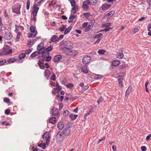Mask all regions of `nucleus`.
<instances>
[{
  "instance_id": "nucleus-1",
  "label": "nucleus",
  "mask_w": 151,
  "mask_h": 151,
  "mask_svg": "<svg viewBox=\"0 0 151 151\" xmlns=\"http://www.w3.org/2000/svg\"><path fill=\"white\" fill-rule=\"evenodd\" d=\"M12 50L11 48L9 45H6L5 46L3 49L2 51L0 52L1 55H7L10 54L12 53Z\"/></svg>"
},
{
  "instance_id": "nucleus-2",
  "label": "nucleus",
  "mask_w": 151,
  "mask_h": 151,
  "mask_svg": "<svg viewBox=\"0 0 151 151\" xmlns=\"http://www.w3.org/2000/svg\"><path fill=\"white\" fill-rule=\"evenodd\" d=\"M50 137L49 134L48 132H45L43 135V139L46 140V143H47V145H48L49 144Z\"/></svg>"
},
{
  "instance_id": "nucleus-3",
  "label": "nucleus",
  "mask_w": 151,
  "mask_h": 151,
  "mask_svg": "<svg viewBox=\"0 0 151 151\" xmlns=\"http://www.w3.org/2000/svg\"><path fill=\"white\" fill-rule=\"evenodd\" d=\"M91 58L90 56L86 55L83 57L82 60V62L84 64H86L89 63L91 61Z\"/></svg>"
},
{
  "instance_id": "nucleus-4",
  "label": "nucleus",
  "mask_w": 151,
  "mask_h": 151,
  "mask_svg": "<svg viewBox=\"0 0 151 151\" xmlns=\"http://www.w3.org/2000/svg\"><path fill=\"white\" fill-rule=\"evenodd\" d=\"M111 4H108L107 3L103 4L101 7L102 10L103 11H105L109 9L111 6Z\"/></svg>"
},
{
  "instance_id": "nucleus-5",
  "label": "nucleus",
  "mask_w": 151,
  "mask_h": 151,
  "mask_svg": "<svg viewBox=\"0 0 151 151\" xmlns=\"http://www.w3.org/2000/svg\"><path fill=\"white\" fill-rule=\"evenodd\" d=\"M91 2H90L89 0H86L84 1L83 2V5L82 6V8L84 9H88V5L90 4Z\"/></svg>"
},
{
  "instance_id": "nucleus-6",
  "label": "nucleus",
  "mask_w": 151,
  "mask_h": 151,
  "mask_svg": "<svg viewBox=\"0 0 151 151\" xmlns=\"http://www.w3.org/2000/svg\"><path fill=\"white\" fill-rule=\"evenodd\" d=\"M62 58V56L60 55L55 56L53 58V61L55 63H57L60 61Z\"/></svg>"
},
{
  "instance_id": "nucleus-7",
  "label": "nucleus",
  "mask_w": 151,
  "mask_h": 151,
  "mask_svg": "<svg viewBox=\"0 0 151 151\" xmlns=\"http://www.w3.org/2000/svg\"><path fill=\"white\" fill-rule=\"evenodd\" d=\"M58 110V108L54 107L51 110V113L53 115H59Z\"/></svg>"
},
{
  "instance_id": "nucleus-8",
  "label": "nucleus",
  "mask_w": 151,
  "mask_h": 151,
  "mask_svg": "<svg viewBox=\"0 0 151 151\" xmlns=\"http://www.w3.org/2000/svg\"><path fill=\"white\" fill-rule=\"evenodd\" d=\"M70 129L68 128H65L63 131V134L65 136L68 135L70 134Z\"/></svg>"
},
{
  "instance_id": "nucleus-9",
  "label": "nucleus",
  "mask_w": 151,
  "mask_h": 151,
  "mask_svg": "<svg viewBox=\"0 0 151 151\" xmlns=\"http://www.w3.org/2000/svg\"><path fill=\"white\" fill-rule=\"evenodd\" d=\"M12 35L7 32H6L4 34V37L7 40H10L12 37Z\"/></svg>"
},
{
  "instance_id": "nucleus-10",
  "label": "nucleus",
  "mask_w": 151,
  "mask_h": 151,
  "mask_svg": "<svg viewBox=\"0 0 151 151\" xmlns=\"http://www.w3.org/2000/svg\"><path fill=\"white\" fill-rule=\"evenodd\" d=\"M58 36L56 35H54L51 37L50 40L51 42H55L58 41Z\"/></svg>"
},
{
  "instance_id": "nucleus-11",
  "label": "nucleus",
  "mask_w": 151,
  "mask_h": 151,
  "mask_svg": "<svg viewBox=\"0 0 151 151\" xmlns=\"http://www.w3.org/2000/svg\"><path fill=\"white\" fill-rule=\"evenodd\" d=\"M65 51V53L67 55H71L73 54V52L72 50L70 48H66L64 50Z\"/></svg>"
},
{
  "instance_id": "nucleus-12",
  "label": "nucleus",
  "mask_w": 151,
  "mask_h": 151,
  "mask_svg": "<svg viewBox=\"0 0 151 151\" xmlns=\"http://www.w3.org/2000/svg\"><path fill=\"white\" fill-rule=\"evenodd\" d=\"M38 64L40 69H44L45 68V63L41 61L40 60H39L38 61Z\"/></svg>"
},
{
  "instance_id": "nucleus-13",
  "label": "nucleus",
  "mask_w": 151,
  "mask_h": 151,
  "mask_svg": "<svg viewBox=\"0 0 151 151\" xmlns=\"http://www.w3.org/2000/svg\"><path fill=\"white\" fill-rule=\"evenodd\" d=\"M20 8L21 7L19 6L17 8L13 9L12 11L14 13H15L17 14H20Z\"/></svg>"
},
{
  "instance_id": "nucleus-14",
  "label": "nucleus",
  "mask_w": 151,
  "mask_h": 151,
  "mask_svg": "<svg viewBox=\"0 0 151 151\" xmlns=\"http://www.w3.org/2000/svg\"><path fill=\"white\" fill-rule=\"evenodd\" d=\"M46 47H42L41 48H40L39 49V50H38V52H39V54H42L45 53L46 50Z\"/></svg>"
},
{
  "instance_id": "nucleus-15",
  "label": "nucleus",
  "mask_w": 151,
  "mask_h": 151,
  "mask_svg": "<svg viewBox=\"0 0 151 151\" xmlns=\"http://www.w3.org/2000/svg\"><path fill=\"white\" fill-rule=\"evenodd\" d=\"M115 13L114 11H111L107 14L105 15L103 18H108V17H112Z\"/></svg>"
},
{
  "instance_id": "nucleus-16",
  "label": "nucleus",
  "mask_w": 151,
  "mask_h": 151,
  "mask_svg": "<svg viewBox=\"0 0 151 151\" xmlns=\"http://www.w3.org/2000/svg\"><path fill=\"white\" fill-rule=\"evenodd\" d=\"M81 70L82 72L87 73L88 72L87 70V66L86 65H84L81 68Z\"/></svg>"
},
{
  "instance_id": "nucleus-17",
  "label": "nucleus",
  "mask_w": 151,
  "mask_h": 151,
  "mask_svg": "<svg viewBox=\"0 0 151 151\" xmlns=\"http://www.w3.org/2000/svg\"><path fill=\"white\" fill-rule=\"evenodd\" d=\"M57 126L59 129H62L64 127V123L61 122H59Z\"/></svg>"
},
{
  "instance_id": "nucleus-18",
  "label": "nucleus",
  "mask_w": 151,
  "mask_h": 151,
  "mask_svg": "<svg viewBox=\"0 0 151 151\" xmlns=\"http://www.w3.org/2000/svg\"><path fill=\"white\" fill-rule=\"evenodd\" d=\"M71 96V95L70 94H67L66 95V96L65 99L64 100H66L67 101H68V100L74 101V99L73 97L70 98V97Z\"/></svg>"
},
{
  "instance_id": "nucleus-19",
  "label": "nucleus",
  "mask_w": 151,
  "mask_h": 151,
  "mask_svg": "<svg viewBox=\"0 0 151 151\" xmlns=\"http://www.w3.org/2000/svg\"><path fill=\"white\" fill-rule=\"evenodd\" d=\"M78 115L73 114H71L69 115V117L72 120H75L78 117Z\"/></svg>"
},
{
  "instance_id": "nucleus-20",
  "label": "nucleus",
  "mask_w": 151,
  "mask_h": 151,
  "mask_svg": "<svg viewBox=\"0 0 151 151\" xmlns=\"http://www.w3.org/2000/svg\"><path fill=\"white\" fill-rule=\"evenodd\" d=\"M120 62L119 60H114L112 61L113 65L115 67L117 66L120 64Z\"/></svg>"
},
{
  "instance_id": "nucleus-21",
  "label": "nucleus",
  "mask_w": 151,
  "mask_h": 151,
  "mask_svg": "<svg viewBox=\"0 0 151 151\" xmlns=\"http://www.w3.org/2000/svg\"><path fill=\"white\" fill-rule=\"evenodd\" d=\"M49 121L50 123L54 124L56 122V118L55 117H52L49 119Z\"/></svg>"
},
{
  "instance_id": "nucleus-22",
  "label": "nucleus",
  "mask_w": 151,
  "mask_h": 151,
  "mask_svg": "<svg viewBox=\"0 0 151 151\" xmlns=\"http://www.w3.org/2000/svg\"><path fill=\"white\" fill-rule=\"evenodd\" d=\"M44 76L47 77H49L50 75V72L48 69H46L44 72Z\"/></svg>"
},
{
  "instance_id": "nucleus-23",
  "label": "nucleus",
  "mask_w": 151,
  "mask_h": 151,
  "mask_svg": "<svg viewBox=\"0 0 151 151\" xmlns=\"http://www.w3.org/2000/svg\"><path fill=\"white\" fill-rule=\"evenodd\" d=\"M78 8L77 5H76L75 6H73L71 10V12L73 13H76V12L78 11Z\"/></svg>"
},
{
  "instance_id": "nucleus-24",
  "label": "nucleus",
  "mask_w": 151,
  "mask_h": 151,
  "mask_svg": "<svg viewBox=\"0 0 151 151\" xmlns=\"http://www.w3.org/2000/svg\"><path fill=\"white\" fill-rule=\"evenodd\" d=\"M72 27L70 26L68 27L65 30L64 33V34L65 35H66L67 33H68L70 32L71 29L72 28Z\"/></svg>"
},
{
  "instance_id": "nucleus-25",
  "label": "nucleus",
  "mask_w": 151,
  "mask_h": 151,
  "mask_svg": "<svg viewBox=\"0 0 151 151\" xmlns=\"http://www.w3.org/2000/svg\"><path fill=\"white\" fill-rule=\"evenodd\" d=\"M102 34L101 33H100L96 35L93 37L94 39H101V37L102 36Z\"/></svg>"
},
{
  "instance_id": "nucleus-26",
  "label": "nucleus",
  "mask_w": 151,
  "mask_h": 151,
  "mask_svg": "<svg viewBox=\"0 0 151 151\" xmlns=\"http://www.w3.org/2000/svg\"><path fill=\"white\" fill-rule=\"evenodd\" d=\"M132 89V87H131L129 86L125 94L126 96H128L130 92L131 91Z\"/></svg>"
},
{
  "instance_id": "nucleus-27",
  "label": "nucleus",
  "mask_w": 151,
  "mask_h": 151,
  "mask_svg": "<svg viewBox=\"0 0 151 151\" xmlns=\"http://www.w3.org/2000/svg\"><path fill=\"white\" fill-rule=\"evenodd\" d=\"M37 33V31H36L35 33H34V34H33L32 33H29V35H28V37L29 38H30L31 37H32V38H34L35 37V36H36Z\"/></svg>"
},
{
  "instance_id": "nucleus-28",
  "label": "nucleus",
  "mask_w": 151,
  "mask_h": 151,
  "mask_svg": "<svg viewBox=\"0 0 151 151\" xmlns=\"http://www.w3.org/2000/svg\"><path fill=\"white\" fill-rule=\"evenodd\" d=\"M62 133L61 132H59L57 134L56 138L58 139H60L62 138Z\"/></svg>"
},
{
  "instance_id": "nucleus-29",
  "label": "nucleus",
  "mask_w": 151,
  "mask_h": 151,
  "mask_svg": "<svg viewBox=\"0 0 151 151\" xmlns=\"http://www.w3.org/2000/svg\"><path fill=\"white\" fill-rule=\"evenodd\" d=\"M89 88V86L88 85H86L83 87V88H82L81 90L80 91V92L81 93H83L87 89Z\"/></svg>"
},
{
  "instance_id": "nucleus-30",
  "label": "nucleus",
  "mask_w": 151,
  "mask_h": 151,
  "mask_svg": "<svg viewBox=\"0 0 151 151\" xmlns=\"http://www.w3.org/2000/svg\"><path fill=\"white\" fill-rule=\"evenodd\" d=\"M120 51H121V53H119V54H118L117 55V57L118 58L121 59L123 58V57H124V54L122 53V51L121 50H119Z\"/></svg>"
},
{
  "instance_id": "nucleus-31",
  "label": "nucleus",
  "mask_w": 151,
  "mask_h": 151,
  "mask_svg": "<svg viewBox=\"0 0 151 151\" xmlns=\"http://www.w3.org/2000/svg\"><path fill=\"white\" fill-rule=\"evenodd\" d=\"M30 30L31 32L35 33L36 31H35V28L33 25H32L30 28Z\"/></svg>"
},
{
  "instance_id": "nucleus-32",
  "label": "nucleus",
  "mask_w": 151,
  "mask_h": 151,
  "mask_svg": "<svg viewBox=\"0 0 151 151\" xmlns=\"http://www.w3.org/2000/svg\"><path fill=\"white\" fill-rule=\"evenodd\" d=\"M90 24H91V23ZM92 27V24H89L88 27L85 29L84 31L85 32H87Z\"/></svg>"
},
{
  "instance_id": "nucleus-33",
  "label": "nucleus",
  "mask_w": 151,
  "mask_h": 151,
  "mask_svg": "<svg viewBox=\"0 0 151 151\" xmlns=\"http://www.w3.org/2000/svg\"><path fill=\"white\" fill-rule=\"evenodd\" d=\"M53 47L52 46H50L48 47L47 48H46V52L49 53V52L51 51L52 50Z\"/></svg>"
},
{
  "instance_id": "nucleus-34",
  "label": "nucleus",
  "mask_w": 151,
  "mask_h": 151,
  "mask_svg": "<svg viewBox=\"0 0 151 151\" xmlns=\"http://www.w3.org/2000/svg\"><path fill=\"white\" fill-rule=\"evenodd\" d=\"M38 54H39L38 51L35 52L31 54L30 57L32 58L38 55Z\"/></svg>"
},
{
  "instance_id": "nucleus-35",
  "label": "nucleus",
  "mask_w": 151,
  "mask_h": 151,
  "mask_svg": "<svg viewBox=\"0 0 151 151\" xmlns=\"http://www.w3.org/2000/svg\"><path fill=\"white\" fill-rule=\"evenodd\" d=\"M22 35V33L21 32H19L17 34L16 38L15 39V41H18L19 40L20 36Z\"/></svg>"
},
{
  "instance_id": "nucleus-36",
  "label": "nucleus",
  "mask_w": 151,
  "mask_h": 151,
  "mask_svg": "<svg viewBox=\"0 0 151 151\" xmlns=\"http://www.w3.org/2000/svg\"><path fill=\"white\" fill-rule=\"evenodd\" d=\"M103 77V76L102 75H100L96 74L94 76V79H101Z\"/></svg>"
},
{
  "instance_id": "nucleus-37",
  "label": "nucleus",
  "mask_w": 151,
  "mask_h": 151,
  "mask_svg": "<svg viewBox=\"0 0 151 151\" xmlns=\"http://www.w3.org/2000/svg\"><path fill=\"white\" fill-rule=\"evenodd\" d=\"M74 86V84L71 83H69L66 85V87L67 88L71 89Z\"/></svg>"
},
{
  "instance_id": "nucleus-38",
  "label": "nucleus",
  "mask_w": 151,
  "mask_h": 151,
  "mask_svg": "<svg viewBox=\"0 0 151 151\" xmlns=\"http://www.w3.org/2000/svg\"><path fill=\"white\" fill-rule=\"evenodd\" d=\"M106 51L104 50H98V53L100 55L104 54Z\"/></svg>"
},
{
  "instance_id": "nucleus-39",
  "label": "nucleus",
  "mask_w": 151,
  "mask_h": 151,
  "mask_svg": "<svg viewBox=\"0 0 151 151\" xmlns=\"http://www.w3.org/2000/svg\"><path fill=\"white\" fill-rule=\"evenodd\" d=\"M26 56L25 53H21L19 55V58L20 59L24 58Z\"/></svg>"
},
{
  "instance_id": "nucleus-40",
  "label": "nucleus",
  "mask_w": 151,
  "mask_h": 151,
  "mask_svg": "<svg viewBox=\"0 0 151 151\" xmlns=\"http://www.w3.org/2000/svg\"><path fill=\"white\" fill-rule=\"evenodd\" d=\"M56 88H57V89H58V91H60L61 90V87L59 85V84L58 82H56Z\"/></svg>"
},
{
  "instance_id": "nucleus-41",
  "label": "nucleus",
  "mask_w": 151,
  "mask_h": 151,
  "mask_svg": "<svg viewBox=\"0 0 151 151\" xmlns=\"http://www.w3.org/2000/svg\"><path fill=\"white\" fill-rule=\"evenodd\" d=\"M127 66V65L124 64H123L122 65H120L119 66V69H122L125 68Z\"/></svg>"
},
{
  "instance_id": "nucleus-42",
  "label": "nucleus",
  "mask_w": 151,
  "mask_h": 151,
  "mask_svg": "<svg viewBox=\"0 0 151 151\" xmlns=\"http://www.w3.org/2000/svg\"><path fill=\"white\" fill-rule=\"evenodd\" d=\"M89 1L91 2L90 4L92 5H95L97 2V0H90Z\"/></svg>"
},
{
  "instance_id": "nucleus-43",
  "label": "nucleus",
  "mask_w": 151,
  "mask_h": 151,
  "mask_svg": "<svg viewBox=\"0 0 151 151\" xmlns=\"http://www.w3.org/2000/svg\"><path fill=\"white\" fill-rule=\"evenodd\" d=\"M44 45V43L43 42H41L40 44H38L37 47V50H39V49L41 48L42 47H43Z\"/></svg>"
},
{
  "instance_id": "nucleus-44",
  "label": "nucleus",
  "mask_w": 151,
  "mask_h": 151,
  "mask_svg": "<svg viewBox=\"0 0 151 151\" xmlns=\"http://www.w3.org/2000/svg\"><path fill=\"white\" fill-rule=\"evenodd\" d=\"M47 57L46 58L45 60L46 61H49L51 60L52 58L51 56H49V54H47Z\"/></svg>"
},
{
  "instance_id": "nucleus-45",
  "label": "nucleus",
  "mask_w": 151,
  "mask_h": 151,
  "mask_svg": "<svg viewBox=\"0 0 151 151\" xmlns=\"http://www.w3.org/2000/svg\"><path fill=\"white\" fill-rule=\"evenodd\" d=\"M7 62V61L6 60H0V66H2L4 65L5 63Z\"/></svg>"
},
{
  "instance_id": "nucleus-46",
  "label": "nucleus",
  "mask_w": 151,
  "mask_h": 151,
  "mask_svg": "<svg viewBox=\"0 0 151 151\" xmlns=\"http://www.w3.org/2000/svg\"><path fill=\"white\" fill-rule=\"evenodd\" d=\"M17 60L16 59V58H13V59L12 58H10L8 60L7 62L8 63H13L14 61H16Z\"/></svg>"
},
{
  "instance_id": "nucleus-47",
  "label": "nucleus",
  "mask_w": 151,
  "mask_h": 151,
  "mask_svg": "<svg viewBox=\"0 0 151 151\" xmlns=\"http://www.w3.org/2000/svg\"><path fill=\"white\" fill-rule=\"evenodd\" d=\"M69 114V111L67 110H65L63 113V115L64 116H67Z\"/></svg>"
},
{
  "instance_id": "nucleus-48",
  "label": "nucleus",
  "mask_w": 151,
  "mask_h": 151,
  "mask_svg": "<svg viewBox=\"0 0 151 151\" xmlns=\"http://www.w3.org/2000/svg\"><path fill=\"white\" fill-rule=\"evenodd\" d=\"M30 4V1L29 0H27V2L26 4V9L27 10H29V8Z\"/></svg>"
},
{
  "instance_id": "nucleus-49",
  "label": "nucleus",
  "mask_w": 151,
  "mask_h": 151,
  "mask_svg": "<svg viewBox=\"0 0 151 151\" xmlns=\"http://www.w3.org/2000/svg\"><path fill=\"white\" fill-rule=\"evenodd\" d=\"M117 78L118 80V81H122L123 78L122 76L121 75H119L117 76Z\"/></svg>"
},
{
  "instance_id": "nucleus-50",
  "label": "nucleus",
  "mask_w": 151,
  "mask_h": 151,
  "mask_svg": "<svg viewBox=\"0 0 151 151\" xmlns=\"http://www.w3.org/2000/svg\"><path fill=\"white\" fill-rule=\"evenodd\" d=\"M58 91L57 90V88H54V90L52 91V93L53 94L55 95L56 93H58Z\"/></svg>"
},
{
  "instance_id": "nucleus-51",
  "label": "nucleus",
  "mask_w": 151,
  "mask_h": 151,
  "mask_svg": "<svg viewBox=\"0 0 151 151\" xmlns=\"http://www.w3.org/2000/svg\"><path fill=\"white\" fill-rule=\"evenodd\" d=\"M64 25H62V27H60L58 29L59 31L61 32H63L65 29V27H63Z\"/></svg>"
},
{
  "instance_id": "nucleus-52",
  "label": "nucleus",
  "mask_w": 151,
  "mask_h": 151,
  "mask_svg": "<svg viewBox=\"0 0 151 151\" xmlns=\"http://www.w3.org/2000/svg\"><path fill=\"white\" fill-rule=\"evenodd\" d=\"M83 15L87 19L91 15L90 13L89 12L85 13L83 14Z\"/></svg>"
},
{
  "instance_id": "nucleus-53",
  "label": "nucleus",
  "mask_w": 151,
  "mask_h": 151,
  "mask_svg": "<svg viewBox=\"0 0 151 151\" xmlns=\"http://www.w3.org/2000/svg\"><path fill=\"white\" fill-rule=\"evenodd\" d=\"M32 51V50L31 49H28L25 51V54H29Z\"/></svg>"
},
{
  "instance_id": "nucleus-54",
  "label": "nucleus",
  "mask_w": 151,
  "mask_h": 151,
  "mask_svg": "<svg viewBox=\"0 0 151 151\" xmlns=\"http://www.w3.org/2000/svg\"><path fill=\"white\" fill-rule=\"evenodd\" d=\"M39 9V7L35 8L33 7V10L32 11V12L36 13V12L37 13Z\"/></svg>"
},
{
  "instance_id": "nucleus-55",
  "label": "nucleus",
  "mask_w": 151,
  "mask_h": 151,
  "mask_svg": "<svg viewBox=\"0 0 151 151\" xmlns=\"http://www.w3.org/2000/svg\"><path fill=\"white\" fill-rule=\"evenodd\" d=\"M70 2L71 4V6H75L76 5H75L76 2L75 0H72L71 1H70Z\"/></svg>"
},
{
  "instance_id": "nucleus-56",
  "label": "nucleus",
  "mask_w": 151,
  "mask_h": 151,
  "mask_svg": "<svg viewBox=\"0 0 151 151\" xmlns=\"http://www.w3.org/2000/svg\"><path fill=\"white\" fill-rule=\"evenodd\" d=\"M49 54V53L45 52L44 54H42L41 56L43 58H46L47 57V54Z\"/></svg>"
},
{
  "instance_id": "nucleus-57",
  "label": "nucleus",
  "mask_w": 151,
  "mask_h": 151,
  "mask_svg": "<svg viewBox=\"0 0 151 151\" xmlns=\"http://www.w3.org/2000/svg\"><path fill=\"white\" fill-rule=\"evenodd\" d=\"M76 17V16L73 15L72 14H71L69 17V19L70 20H73L75 19Z\"/></svg>"
},
{
  "instance_id": "nucleus-58",
  "label": "nucleus",
  "mask_w": 151,
  "mask_h": 151,
  "mask_svg": "<svg viewBox=\"0 0 151 151\" xmlns=\"http://www.w3.org/2000/svg\"><path fill=\"white\" fill-rule=\"evenodd\" d=\"M4 101L5 103H9L10 101V99L9 98H5L4 99Z\"/></svg>"
},
{
  "instance_id": "nucleus-59",
  "label": "nucleus",
  "mask_w": 151,
  "mask_h": 151,
  "mask_svg": "<svg viewBox=\"0 0 151 151\" xmlns=\"http://www.w3.org/2000/svg\"><path fill=\"white\" fill-rule=\"evenodd\" d=\"M55 75L54 74H53V75L50 77V79L53 81L55 80Z\"/></svg>"
},
{
  "instance_id": "nucleus-60",
  "label": "nucleus",
  "mask_w": 151,
  "mask_h": 151,
  "mask_svg": "<svg viewBox=\"0 0 151 151\" xmlns=\"http://www.w3.org/2000/svg\"><path fill=\"white\" fill-rule=\"evenodd\" d=\"M10 110L9 109H7L5 110V113L6 115H9L10 113Z\"/></svg>"
},
{
  "instance_id": "nucleus-61",
  "label": "nucleus",
  "mask_w": 151,
  "mask_h": 151,
  "mask_svg": "<svg viewBox=\"0 0 151 151\" xmlns=\"http://www.w3.org/2000/svg\"><path fill=\"white\" fill-rule=\"evenodd\" d=\"M104 100V98H101L99 99L97 101V102L98 104H100V103L102 102Z\"/></svg>"
},
{
  "instance_id": "nucleus-62",
  "label": "nucleus",
  "mask_w": 151,
  "mask_h": 151,
  "mask_svg": "<svg viewBox=\"0 0 151 151\" xmlns=\"http://www.w3.org/2000/svg\"><path fill=\"white\" fill-rule=\"evenodd\" d=\"M53 1H51L50 2L51 3H50L49 4V6L50 7L51 6H53V7H54V5H55L56 3L55 2H54L53 4H52Z\"/></svg>"
},
{
  "instance_id": "nucleus-63",
  "label": "nucleus",
  "mask_w": 151,
  "mask_h": 151,
  "mask_svg": "<svg viewBox=\"0 0 151 151\" xmlns=\"http://www.w3.org/2000/svg\"><path fill=\"white\" fill-rule=\"evenodd\" d=\"M111 23H108L104 24L103 25L107 27H108L109 26H111Z\"/></svg>"
},
{
  "instance_id": "nucleus-64",
  "label": "nucleus",
  "mask_w": 151,
  "mask_h": 151,
  "mask_svg": "<svg viewBox=\"0 0 151 151\" xmlns=\"http://www.w3.org/2000/svg\"><path fill=\"white\" fill-rule=\"evenodd\" d=\"M141 148L142 151H146L147 150L146 147L145 146H142Z\"/></svg>"
}]
</instances>
